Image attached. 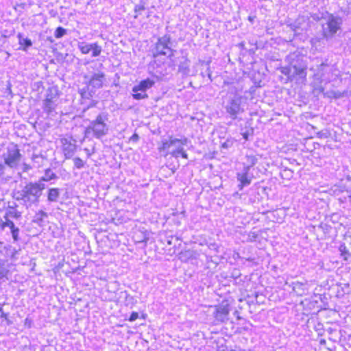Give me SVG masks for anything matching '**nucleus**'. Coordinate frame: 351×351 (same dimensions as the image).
I'll return each mask as SVG.
<instances>
[{
  "label": "nucleus",
  "instance_id": "0eeeda50",
  "mask_svg": "<svg viewBox=\"0 0 351 351\" xmlns=\"http://www.w3.org/2000/svg\"><path fill=\"white\" fill-rule=\"evenodd\" d=\"M154 84V81L149 78L141 81L139 84L132 88V92L134 93L132 95L133 98L136 100L148 98L146 90L151 88Z\"/></svg>",
  "mask_w": 351,
  "mask_h": 351
},
{
  "label": "nucleus",
  "instance_id": "473e14b6",
  "mask_svg": "<svg viewBox=\"0 0 351 351\" xmlns=\"http://www.w3.org/2000/svg\"><path fill=\"white\" fill-rule=\"evenodd\" d=\"M138 317V313L136 312H132L128 319L130 322H134Z\"/></svg>",
  "mask_w": 351,
  "mask_h": 351
},
{
  "label": "nucleus",
  "instance_id": "2f4dec72",
  "mask_svg": "<svg viewBox=\"0 0 351 351\" xmlns=\"http://www.w3.org/2000/svg\"><path fill=\"white\" fill-rule=\"evenodd\" d=\"M4 218L5 219V221L3 222L1 225V229L3 230L5 227H8V228H10V226L8 225V223H14V222L11 220H10L7 216H5Z\"/></svg>",
  "mask_w": 351,
  "mask_h": 351
},
{
  "label": "nucleus",
  "instance_id": "864d4df0",
  "mask_svg": "<svg viewBox=\"0 0 351 351\" xmlns=\"http://www.w3.org/2000/svg\"><path fill=\"white\" fill-rule=\"evenodd\" d=\"M348 38H349L350 43L351 45V32H350V36H349Z\"/></svg>",
  "mask_w": 351,
  "mask_h": 351
},
{
  "label": "nucleus",
  "instance_id": "9b49d317",
  "mask_svg": "<svg viewBox=\"0 0 351 351\" xmlns=\"http://www.w3.org/2000/svg\"><path fill=\"white\" fill-rule=\"evenodd\" d=\"M289 66L287 67H293L294 66H299L301 64H306L304 60V56L298 51L289 53L286 58Z\"/></svg>",
  "mask_w": 351,
  "mask_h": 351
},
{
  "label": "nucleus",
  "instance_id": "37998d69",
  "mask_svg": "<svg viewBox=\"0 0 351 351\" xmlns=\"http://www.w3.org/2000/svg\"><path fill=\"white\" fill-rule=\"evenodd\" d=\"M207 71H208V73H207L208 77L209 80L210 81H212L213 80V79H212V73H211V71H210L209 68L207 69Z\"/></svg>",
  "mask_w": 351,
  "mask_h": 351
},
{
  "label": "nucleus",
  "instance_id": "6ab92c4d",
  "mask_svg": "<svg viewBox=\"0 0 351 351\" xmlns=\"http://www.w3.org/2000/svg\"><path fill=\"white\" fill-rule=\"evenodd\" d=\"M60 189L58 188H51L47 193V200L50 202H56L60 197Z\"/></svg>",
  "mask_w": 351,
  "mask_h": 351
},
{
  "label": "nucleus",
  "instance_id": "4c0bfd02",
  "mask_svg": "<svg viewBox=\"0 0 351 351\" xmlns=\"http://www.w3.org/2000/svg\"><path fill=\"white\" fill-rule=\"evenodd\" d=\"M139 139V136L137 134H134L130 138L131 141L136 142Z\"/></svg>",
  "mask_w": 351,
  "mask_h": 351
},
{
  "label": "nucleus",
  "instance_id": "72a5a7b5",
  "mask_svg": "<svg viewBox=\"0 0 351 351\" xmlns=\"http://www.w3.org/2000/svg\"><path fill=\"white\" fill-rule=\"evenodd\" d=\"M145 9L144 5L143 4H138L135 5L134 8V12H140L141 11H143Z\"/></svg>",
  "mask_w": 351,
  "mask_h": 351
},
{
  "label": "nucleus",
  "instance_id": "a19ab883",
  "mask_svg": "<svg viewBox=\"0 0 351 351\" xmlns=\"http://www.w3.org/2000/svg\"><path fill=\"white\" fill-rule=\"evenodd\" d=\"M10 215H11V216H12L13 217H14L16 219H18L21 217V213L18 212V211H16L14 213H10Z\"/></svg>",
  "mask_w": 351,
  "mask_h": 351
},
{
  "label": "nucleus",
  "instance_id": "20e7f679",
  "mask_svg": "<svg viewBox=\"0 0 351 351\" xmlns=\"http://www.w3.org/2000/svg\"><path fill=\"white\" fill-rule=\"evenodd\" d=\"M341 24L342 19L341 17L332 14H328L326 24L322 26L323 37L326 39L333 37L341 28Z\"/></svg>",
  "mask_w": 351,
  "mask_h": 351
},
{
  "label": "nucleus",
  "instance_id": "6e6552de",
  "mask_svg": "<svg viewBox=\"0 0 351 351\" xmlns=\"http://www.w3.org/2000/svg\"><path fill=\"white\" fill-rule=\"evenodd\" d=\"M84 79L88 86L98 89L103 86L104 82L106 80V74L104 72L97 69L96 71L90 75L87 74L84 75Z\"/></svg>",
  "mask_w": 351,
  "mask_h": 351
},
{
  "label": "nucleus",
  "instance_id": "412c9836",
  "mask_svg": "<svg viewBox=\"0 0 351 351\" xmlns=\"http://www.w3.org/2000/svg\"><path fill=\"white\" fill-rule=\"evenodd\" d=\"M56 179H58L57 175L51 169H47L45 170V175L40 178L38 182H49Z\"/></svg>",
  "mask_w": 351,
  "mask_h": 351
},
{
  "label": "nucleus",
  "instance_id": "bf43d9fd",
  "mask_svg": "<svg viewBox=\"0 0 351 351\" xmlns=\"http://www.w3.org/2000/svg\"><path fill=\"white\" fill-rule=\"evenodd\" d=\"M350 201L351 202V195L349 196Z\"/></svg>",
  "mask_w": 351,
  "mask_h": 351
},
{
  "label": "nucleus",
  "instance_id": "5701e85b",
  "mask_svg": "<svg viewBox=\"0 0 351 351\" xmlns=\"http://www.w3.org/2000/svg\"><path fill=\"white\" fill-rule=\"evenodd\" d=\"M169 154L175 158H178L180 155L183 158H188L187 154L184 151L183 147L180 146L177 149H172L171 152H169Z\"/></svg>",
  "mask_w": 351,
  "mask_h": 351
},
{
  "label": "nucleus",
  "instance_id": "6e6d98bb",
  "mask_svg": "<svg viewBox=\"0 0 351 351\" xmlns=\"http://www.w3.org/2000/svg\"><path fill=\"white\" fill-rule=\"evenodd\" d=\"M96 65H97V64H95V66H91L92 69H95V67H96Z\"/></svg>",
  "mask_w": 351,
  "mask_h": 351
},
{
  "label": "nucleus",
  "instance_id": "2eb2a0df",
  "mask_svg": "<svg viewBox=\"0 0 351 351\" xmlns=\"http://www.w3.org/2000/svg\"><path fill=\"white\" fill-rule=\"evenodd\" d=\"M292 290L298 295H305L308 293V285L307 282H294L292 283Z\"/></svg>",
  "mask_w": 351,
  "mask_h": 351
},
{
  "label": "nucleus",
  "instance_id": "8fccbe9b",
  "mask_svg": "<svg viewBox=\"0 0 351 351\" xmlns=\"http://www.w3.org/2000/svg\"><path fill=\"white\" fill-rule=\"evenodd\" d=\"M254 19H255V17H254V16H250L248 17V20H249L250 22H253V21H254Z\"/></svg>",
  "mask_w": 351,
  "mask_h": 351
},
{
  "label": "nucleus",
  "instance_id": "58836bf2",
  "mask_svg": "<svg viewBox=\"0 0 351 351\" xmlns=\"http://www.w3.org/2000/svg\"><path fill=\"white\" fill-rule=\"evenodd\" d=\"M5 165L4 164H0V176H3L4 174V171L5 170Z\"/></svg>",
  "mask_w": 351,
  "mask_h": 351
},
{
  "label": "nucleus",
  "instance_id": "f257e3e1",
  "mask_svg": "<svg viewBox=\"0 0 351 351\" xmlns=\"http://www.w3.org/2000/svg\"><path fill=\"white\" fill-rule=\"evenodd\" d=\"M45 188V184L43 182L27 183L21 190L14 193V198L19 201L21 200L27 208L32 204H37L39 198L42 195L43 190Z\"/></svg>",
  "mask_w": 351,
  "mask_h": 351
},
{
  "label": "nucleus",
  "instance_id": "4d7b16f0",
  "mask_svg": "<svg viewBox=\"0 0 351 351\" xmlns=\"http://www.w3.org/2000/svg\"><path fill=\"white\" fill-rule=\"evenodd\" d=\"M99 66L100 68H101V67H103V64H102L101 63H100V64H99Z\"/></svg>",
  "mask_w": 351,
  "mask_h": 351
},
{
  "label": "nucleus",
  "instance_id": "393cba45",
  "mask_svg": "<svg viewBox=\"0 0 351 351\" xmlns=\"http://www.w3.org/2000/svg\"><path fill=\"white\" fill-rule=\"evenodd\" d=\"M10 226V231L12 233V238L14 241H18L19 239V228L16 227L14 223H8Z\"/></svg>",
  "mask_w": 351,
  "mask_h": 351
},
{
  "label": "nucleus",
  "instance_id": "f704fd0d",
  "mask_svg": "<svg viewBox=\"0 0 351 351\" xmlns=\"http://www.w3.org/2000/svg\"><path fill=\"white\" fill-rule=\"evenodd\" d=\"M339 250L341 252V255L348 254L349 252L344 245H341L339 247Z\"/></svg>",
  "mask_w": 351,
  "mask_h": 351
},
{
  "label": "nucleus",
  "instance_id": "7ed1b4c3",
  "mask_svg": "<svg viewBox=\"0 0 351 351\" xmlns=\"http://www.w3.org/2000/svg\"><path fill=\"white\" fill-rule=\"evenodd\" d=\"M171 42L169 35L165 34L159 38L156 43L155 49L153 52L154 57L156 58L158 56L162 55L167 56L168 58H171L173 56L174 52V50L171 49Z\"/></svg>",
  "mask_w": 351,
  "mask_h": 351
},
{
  "label": "nucleus",
  "instance_id": "f03ea898",
  "mask_svg": "<svg viewBox=\"0 0 351 351\" xmlns=\"http://www.w3.org/2000/svg\"><path fill=\"white\" fill-rule=\"evenodd\" d=\"M108 114L106 112L99 114L95 119L91 121L84 130V137H93L101 139L108 134L109 125L107 124Z\"/></svg>",
  "mask_w": 351,
  "mask_h": 351
},
{
  "label": "nucleus",
  "instance_id": "79ce46f5",
  "mask_svg": "<svg viewBox=\"0 0 351 351\" xmlns=\"http://www.w3.org/2000/svg\"><path fill=\"white\" fill-rule=\"evenodd\" d=\"M40 157L37 155V154H33L32 156V159L34 161V162H38L37 161V159H39Z\"/></svg>",
  "mask_w": 351,
  "mask_h": 351
},
{
  "label": "nucleus",
  "instance_id": "1a4fd4ad",
  "mask_svg": "<svg viewBox=\"0 0 351 351\" xmlns=\"http://www.w3.org/2000/svg\"><path fill=\"white\" fill-rule=\"evenodd\" d=\"M77 46L78 49L83 54H88L90 51H92L93 57L99 56L102 51L101 46L97 43L88 44L85 42H82L79 43Z\"/></svg>",
  "mask_w": 351,
  "mask_h": 351
},
{
  "label": "nucleus",
  "instance_id": "a878e982",
  "mask_svg": "<svg viewBox=\"0 0 351 351\" xmlns=\"http://www.w3.org/2000/svg\"><path fill=\"white\" fill-rule=\"evenodd\" d=\"M246 159V167H245V169L250 170V168L256 163V158L252 155H246L245 156Z\"/></svg>",
  "mask_w": 351,
  "mask_h": 351
},
{
  "label": "nucleus",
  "instance_id": "13d9d810",
  "mask_svg": "<svg viewBox=\"0 0 351 351\" xmlns=\"http://www.w3.org/2000/svg\"><path fill=\"white\" fill-rule=\"evenodd\" d=\"M143 241L145 242V243H147V239H145Z\"/></svg>",
  "mask_w": 351,
  "mask_h": 351
},
{
  "label": "nucleus",
  "instance_id": "aec40b11",
  "mask_svg": "<svg viewBox=\"0 0 351 351\" xmlns=\"http://www.w3.org/2000/svg\"><path fill=\"white\" fill-rule=\"evenodd\" d=\"M19 43L22 47V50L27 51V48L32 45V42L27 38H24L22 34L19 33L17 35Z\"/></svg>",
  "mask_w": 351,
  "mask_h": 351
},
{
  "label": "nucleus",
  "instance_id": "ea45409f",
  "mask_svg": "<svg viewBox=\"0 0 351 351\" xmlns=\"http://www.w3.org/2000/svg\"><path fill=\"white\" fill-rule=\"evenodd\" d=\"M0 313L1 317H3L5 319H8V314L3 312L2 307H0Z\"/></svg>",
  "mask_w": 351,
  "mask_h": 351
},
{
  "label": "nucleus",
  "instance_id": "f3484780",
  "mask_svg": "<svg viewBox=\"0 0 351 351\" xmlns=\"http://www.w3.org/2000/svg\"><path fill=\"white\" fill-rule=\"evenodd\" d=\"M57 101L45 99L43 101V110L48 115L52 114L54 112L57 104Z\"/></svg>",
  "mask_w": 351,
  "mask_h": 351
},
{
  "label": "nucleus",
  "instance_id": "3c124183",
  "mask_svg": "<svg viewBox=\"0 0 351 351\" xmlns=\"http://www.w3.org/2000/svg\"><path fill=\"white\" fill-rule=\"evenodd\" d=\"M3 243L0 241V252H2V250L1 249H2V247H3Z\"/></svg>",
  "mask_w": 351,
  "mask_h": 351
},
{
  "label": "nucleus",
  "instance_id": "c03bdc74",
  "mask_svg": "<svg viewBox=\"0 0 351 351\" xmlns=\"http://www.w3.org/2000/svg\"><path fill=\"white\" fill-rule=\"evenodd\" d=\"M316 90L319 93H324V88L322 86H319L316 88Z\"/></svg>",
  "mask_w": 351,
  "mask_h": 351
},
{
  "label": "nucleus",
  "instance_id": "a18cd8bd",
  "mask_svg": "<svg viewBox=\"0 0 351 351\" xmlns=\"http://www.w3.org/2000/svg\"><path fill=\"white\" fill-rule=\"evenodd\" d=\"M237 179L239 181H240L241 182V174L239 173H237ZM239 186L241 187V183L240 184H239Z\"/></svg>",
  "mask_w": 351,
  "mask_h": 351
},
{
  "label": "nucleus",
  "instance_id": "c756f323",
  "mask_svg": "<svg viewBox=\"0 0 351 351\" xmlns=\"http://www.w3.org/2000/svg\"><path fill=\"white\" fill-rule=\"evenodd\" d=\"M73 162H74L75 167L78 169H82L84 166V161L79 157L75 158L73 159Z\"/></svg>",
  "mask_w": 351,
  "mask_h": 351
},
{
  "label": "nucleus",
  "instance_id": "4468645a",
  "mask_svg": "<svg viewBox=\"0 0 351 351\" xmlns=\"http://www.w3.org/2000/svg\"><path fill=\"white\" fill-rule=\"evenodd\" d=\"M311 70H314V69H311ZM330 71V66L327 64L322 63L315 69V71H316L314 74L315 77L322 82L326 80V74Z\"/></svg>",
  "mask_w": 351,
  "mask_h": 351
},
{
  "label": "nucleus",
  "instance_id": "c85d7f7f",
  "mask_svg": "<svg viewBox=\"0 0 351 351\" xmlns=\"http://www.w3.org/2000/svg\"><path fill=\"white\" fill-rule=\"evenodd\" d=\"M66 33V30L62 27H58L56 29V32H55V37L57 38H62L63 36H64Z\"/></svg>",
  "mask_w": 351,
  "mask_h": 351
},
{
  "label": "nucleus",
  "instance_id": "bb28decb",
  "mask_svg": "<svg viewBox=\"0 0 351 351\" xmlns=\"http://www.w3.org/2000/svg\"><path fill=\"white\" fill-rule=\"evenodd\" d=\"M47 214L43 210H39L35 215V222L40 223L43 221L44 217H47Z\"/></svg>",
  "mask_w": 351,
  "mask_h": 351
},
{
  "label": "nucleus",
  "instance_id": "9d476101",
  "mask_svg": "<svg viewBox=\"0 0 351 351\" xmlns=\"http://www.w3.org/2000/svg\"><path fill=\"white\" fill-rule=\"evenodd\" d=\"M228 313L229 309L228 305L216 306L213 313L215 319L220 322H223L228 319Z\"/></svg>",
  "mask_w": 351,
  "mask_h": 351
},
{
  "label": "nucleus",
  "instance_id": "cd10ccee",
  "mask_svg": "<svg viewBox=\"0 0 351 351\" xmlns=\"http://www.w3.org/2000/svg\"><path fill=\"white\" fill-rule=\"evenodd\" d=\"M79 92L84 99H90L92 97V94L88 91V86L80 89Z\"/></svg>",
  "mask_w": 351,
  "mask_h": 351
},
{
  "label": "nucleus",
  "instance_id": "49530a36",
  "mask_svg": "<svg viewBox=\"0 0 351 351\" xmlns=\"http://www.w3.org/2000/svg\"><path fill=\"white\" fill-rule=\"evenodd\" d=\"M234 315L237 317V319H241V317L239 316V312L236 311L234 313Z\"/></svg>",
  "mask_w": 351,
  "mask_h": 351
},
{
  "label": "nucleus",
  "instance_id": "f8f14e48",
  "mask_svg": "<svg viewBox=\"0 0 351 351\" xmlns=\"http://www.w3.org/2000/svg\"><path fill=\"white\" fill-rule=\"evenodd\" d=\"M289 66L287 67H293L294 66H299L301 64H306L304 60V56L298 51L289 53L286 58Z\"/></svg>",
  "mask_w": 351,
  "mask_h": 351
},
{
  "label": "nucleus",
  "instance_id": "423d86ee",
  "mask_svg": "<svg viewBox=\"0 0 351 351\" xmlns=\"http://www.w3.org/2000/svg\"><path fill=\"white\" fill-rule=\"evenodd\" d=\"M306 64L294 66L293 67H281L280 72L287 75L290 80H305L306 77Z\"/></svg>",
  "mask_w": 351,
  "mask_h": 351
},
{
  "label": "nucleus",
  "instance_id": "a211bd4d",
  "mask_svg": "<svg viewBox=\"0 0 351 351\" xmlns=\"http://www.w3.org/2000/svg\"><path fill=\"white\" fill-rule=\"evenodd\" d=\"M179 141H178V138H170L169 141H163L162 142V147H160L159 149H160V151L162 152H165V151H167V154H169V152H171L172 151V149L171 147H173V145H176L177 143H178Z\"/></svg>",
  "mask_w": 351,
  "mask_h": 351
},
{
  "label": "nucleus",
  "instance_id": "de8ad7c7",
  "mask_svg": "<svg viewBox=\"0 0 351 351\" xmlns=\"http://www.w3.org/2000/svg\"><path fill=\"white\" fill-rule=\"evenodd\" d=\"M31 167L29 165H26V164H24V171H27L28 169H29Z\"/></svg>",
  "mask_w": 351,
  "mask_h": 351
},
{
  "label": "nucleus",
  "instance_id": "ddd939ff",
  "mask_svg": "<svg viewBox=\"0 0 351 351\" xmlns=\"http://www.w3.org/2000/svg\"><path fill=\"white\" fill-rule=\"evenodd\" d=\"M241 98L236 97L227 106V112L232 119H235L241 110Z\"/></svg>",
  "mask_w": 351,
  "mask_h": 351
},
{
  "label": "nucleus",
  "instance_id": "7c9ffc66",
  "mask_svg": "<svg viewBox=\"0 0 351 351\" xmlns=\"http://www.w3.org/2000/svg\"><path fill=\"white\" fill-rule=\"evenodd\" d=\"M188 67H189V65H188V63H187V60H185L184 62L182 63L179 66V71L186 73V71H189Z\"/></svg>",
  "mask_w": 351,
  "mask_h": 351
},
{
  "label": "nucleus",
  "instance_id": "e433bc0d",
  "mask_svg": "<svg viewBox=\"0 0 351 351\" xmlns=\"http://www.w3.org/2000/svg\"><path fill=\"white\" fill-rule=\"evenodd\" d=\"M300 24V22L295 21L293 24L291 25V27L292 29L296 32L298 29H300V26L298 25Z\"/></svg>",
  "mask_w": 351,
  "mask_h": 351
},
{
  "label": "nucleus",
  "instance_id": "052dcab7",
  "mask_svg": "<svg viewBox=\"0 0 351 351\" xmlns=\"http://www.w3.org/2000/svg\"><path fill=\"white\" fill-rule=\"evenodd\" d=\"M137 17H138V15H137V14H136V15L134 16V18H136V19Z\"/></svg>",
  "mask_w": 351,
  "mask_h": 351
},
{
  "label": "nucleus",
  "instance_id": "39448f33",
  "mask_svg": "<svg viewBox=\"0 0 351 351\" xmlns=\"http://www.w3.org/2000/svg\"><path fill=\"white\" fill-rule=\"evenodd\" d=\"M2 157L5 165L10 168L15 169L19 165L22 156L17 146L12 145L7 149V152L3 154Z\"/></svg>",
  "mask_w": 351,
  "mask_h": 351
},
{
  "label": "nucleus",
  "instance_id": "5fc2aeb1",
  "mask_svg": "<svg viewBox=\"0 0 351 351\" xmlns=\"http://www.w3.org/2000/svg\"><path fill=\"white\" fill-rule=\"evenodd\" d=\"M85 151L86 152V154H88V156H90V153H88V152H89V151H88V149H85Z\"/></svg>",
  "mask_w": 351,
  "mask_h": 351
},
{
  "label": "nucleus",
  "instance_id": "dca6fc26",
  "mask_svg": "<svg viewBox=\"0 0 351 351\" xmlns=\"http://www.w3.org/2000/svg\"><path fill=\"white\" fill-rule=\"evenodd\" d=\"M62 143L66 158H71L75 151L76 145L73 143H71L66 138L62 139Z\"/></svg>",
  "mask_w": 351,
  "mask_h": 351
},
{
  "label": "nucleus",
  "instance_id": "b1692460",
  "mask_svg": "<svg viewBox=\"0 0 351 351\" xmlns=\"http://www.w3.org/2000/svg\"><path fill=\"white\" fill-rule=\"evenodd\" d=\"M245 173H243V187L250 184L254 178L252 173L250 172V170L245 169Z\"/></svg>",
  "mask_w": 351,
  "mask_h": 351
},
{
  "label": "nucleus",
  "instance_id": "603ef678",
  "mask_svg": "<svg viewBox=\"0 0 351 351\" xmlns=\"http://www.w3.org/2000/svg\"><path fill=\"white\" fill-rule=\"evenodd\" d=\"M178 144L176 145H173V147H171L172 149H178Z\"/></svg>",
  "mask_w": 351,
  "mask_h": 351
},
{
  "label": "nucleus",
  "instance_id": "09e8293b",
  "mask_svg": "<svg viewBox=\"0 0 351 351\" xmlns=\"http://www.w3.org/2000/svg\"><path fill=\"white\" fill-rule=\"evenodd\" d=\"M242 136H243V138L245 139V140H247V134H245V133H243L242 134Z\"/></svg>",
  "mask_w": 351,
  "mask_h": 351
},
{
  "label": "nucleus",
  "instance_id": "4be33fe9",
  "mask_svg": "<svg viewBox=\"0 0 351 351\" xmlns=\"http://www.w3.org/2000/svg\"><path fill=\"white\" fill-rule=\"evenodd\" d=\"M58 98V89L55 87L49 88L47 90L45 99L57 101Z\"/></svg>",
  "mask_w": 351,
  "mask_h": 351
},
{
  "label": "nucleus",
  "instance_id": "c9c22d12",
  "mask_svg": "<svg viewBox=\"0 0 351 351\" xmlns=\"http://www.w3.org/2000/svg\"><path fill=\"white\" fill-rule=\"evenodd\" d=\"M178 141L179 143H177L178 145V148L179 147V146L182 147V145H186L187 143L188 140L187 138H184L182 139H178Z\"/></svg>",
  "mask_w": 351,
  "mask_h": 351
}]
</instances>
